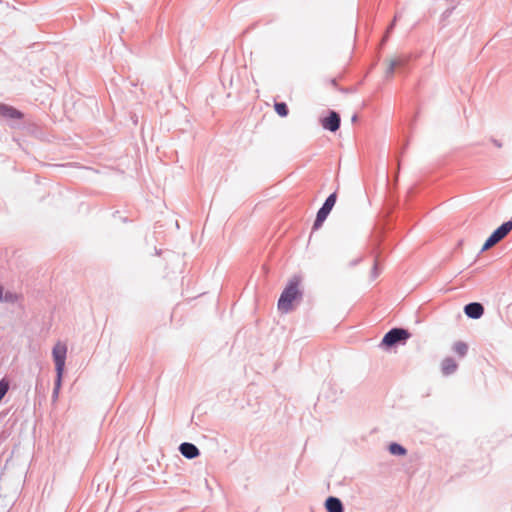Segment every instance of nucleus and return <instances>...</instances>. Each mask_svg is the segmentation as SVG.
<instances>
[{"label": "nucleus", "instance_id": "nucleus-11", "mask_svg": "<svg viewBox=\"0 0 512 512\" xmlns=\"http://www.w3.org/2000/svg\"><path fill=\"white\" fill-rule=\"evenodd\" d=\"M458 364L452 357H446L441 362V372L444 376H450L456 372Z\"/></svg>", "mask_w": 512, "mask_h": 512}, {"label": "nucleus", "instance_id": "nucleus-3", "mask_svg": "<svg viewBox=\"0 0 512 512\" xmlns=\"http://www.w3.org/2000/svg\"><path fill=\"white\" fill-rule=\"evenodd\" d=\"M337 201V193L333 192L331 193L324 201L320 209L318 210L316 214V218L313 222L312 231H316L320 229L329 214L331 213L333 207L335 206Z\"/></svg>", "mask_w": 512, "mask_h": 512}, {"label": "nucleus", "instance_id": "nucleus-17", "mask_svg": "<svg viewBox=\"0 0 512 512\" xmlns=\"http://www.w3.org/2000/svg\"><path fill=\"white\" fill-rule=\"evenodd\" d=\"M408 61L409 59L407 57H399L391 60L390 62H397V69H403L407 65Z\"/></svg>", "mask_w": 512, "mask_h": 512}, {"label": "nucleus", "instance_id": "nucleus-1", "mask_svg": "<svg viewBox=\"0 0 512 512\" xmlns=\"http://www.w3.org/2000/svg\"><path fill=\"white\" fill-rule=\"evenodd\" d=\"M300 280L293 277L282 291L277 307L282 313H288L293 309V302L302 297V291L299 289Z\"/></svg>", "mask_w": 512, "mask_h": 512}, {"label": "nucleus", "instance_id": "nucleus-15", "mask_svg": "<svg viewBox=\"0 0 512 512\" xmlns=\"http://www.w3.org/2000/svg\"><path fill=\"white\" fill-rule=\"evenodd\" d=\"M274 109L280 117H286L289 114V108L285 102H275Z\"/></svg>", "mask_w": 512, "mask_h": 512}, {"label": "nucleus", "instance_id": "nucleus-8", "mask_svg": "<svg viewBox=\"0 0 512 512\" xmlns=\"http://www.w3.org/2000/svg\"><path fill=\"white\" fill-rule=\"evenodd\" d=\"M179 452L186 459L192 460L200 455L198 447L190 442H183L178 447Z\"/></svg>", "mask_w": 512, "mask_h": 512}, {"label": "nucleus", "instance_id": "nucleus-22", "mask_svg": "<svg viewBox=\"0 0 512 512\" xmlns=\"http://www.w3.org/2000/svg\"><path fill=\"white\" fill-rule=\"evenodd\" d=\"M492 143L498 147V148H501L502 147V143L500 141H498L497 139H492Z\"/></svg>", "mask_w": 512, "mask_h": 512}, {"label": "nucleus", "instance_id": "nucleus-13", "mask_svg": "<svg viewBox=\"0 0 512 512\" xmlns=\"http://www.w3.org/2000/svg\"><path fill=\"white\" fill-rule=\"evenodd\" d=\"M452 349L460 357H465L468 352V345L463 341H457L454 343Z\"/></svg>", "mask_w": 512, "mask_h": 512}, {"label": "nucleus", "instance_id": "nucleus-10", "mask_svg": "<svg viewBox=\"0 0 512 512\" xmlns=\"http://www.w3.org/2000/svg\"><path fill=\"white\" fill-rule=\"evenodd\" d=\"M324 506L327 512H344L342 501L335 496L327 497Z\"/></svg>", "mask_w": 512, "mask_h": 512}, {"label": "nucleus", "instance_id": "nucleus-21", "mask_svg": "<svg viewBox=\"0 0 512 512\" xmlns=\"http://www.w3.org/2000/svg\"><path fill=\"white\" fill-rule=\"evenodd\" d=\"M361 261H362V258H361V257H359V258H357V259H355V260L351 261L350 265H351V266H356V265H357V264H359Z\"/></svg>", "mask_w": 512, "mask_h": 512}, {"label": "nucleus", "instance_id": "nucleus-23", "mask_svg": "<svg viewBox=\"0 0 512 512\" xmlns=\"http://www.w3.org/2000/svg\"><path fill=\"white\" fill-rule=\"evenodd\" d=\"M0 301H3V287L0 284Z\"/></svg>", "mask_w": 512, "mask_h": 512}, {"label": "nucleus", "instance_id": "nucleus-16", "mask_svg": "<svg viewBox=\"0 0 512 512\" xmlns=\"http://www.w3.org/2000/svg\"><path fill=\"white\" fill-rule=\"evenodd\" d=\"M380 274V269H379V266H378V255L376 256L375 258V262H374V265L372 267V270H371V279L374 280L376 279Z\"/></svg>", "mask_w": 512, "mask_h": 512}, {"label": "nucleus", "instance_id": "nucleus-24", "mask_svg": "<svg viewBox=\"0 0 512 512\" xmlns=\"http://www.w3.org/2000/svg\"><path fill=\"white\" fill-rule=\"evenodd\" d=\"M351 121H352L353 123L357 122V121H358V116H357L356 114H354V115L352 116V118H351Z\"/></svg>", "mask_w": 512, "mask_h": 512}, {"label": "nucleus", "instance_id": "nucleus-12", "mask_svg": "<svg viewBox=\"0 0 512 512\" xmlns=\"http://www.w3.org/2000/svg\"><path fill=\"white\" fill-rule=\"evenodd\" d=\"M388 451L395 456H405L407 454V449L397 442H391L388 445Z\"/></svg>", "mask_w": 512, "mask_h": 512}, {"label": "nucleus", "instance_id": "nucleus-5", "mask_svg": "<svg viewBox=\"0 0 512 512\" xmlns=\"http://www.w3.org/2000/svg\"><path fill=\"white\" fill-rule=\"evenodd\" d=\"M323 129L335 133L341 126V117L335 110H328V115L320 118Z\"/></svg>", "mask_w": 512, "mask_h": 512}, {"label": "nucleus", "instance_id": "nucleus-6", "mask_svg": "<svg viewBox=\"0 0 512 512\" xmlns=\"http://www.w3.org/2000/svg\"><path fill=\"white\" fill-rule=\"evenodd\" d=\"M67 347L65 345L56 344L52 349L53 361L55 363V371L64 373Z\"/></svg>", "mask_w": 512, "mask_h": 512}, {"label": "nucleus", "instance_id": "nucleus-19", "mask_svg": "<svg viewBox=\"0 0 512 512\" xmlns=\"http://www.w3.org/2000/svg\"><path fill=\"white\" fill-rule=\"evenodd\" d=\"M396 25V18L393 19V21L390 23V25L387 27L386 33L382 39V44H384L390 35V33L393 31L394 27Z\"/></svg>", "mask_w": 512, "mask_h": 512}, {"label": "nucleus", "instance_id": "nucleus-4", "mask_svg": "<svg viewBox=\"0 0 512 512\" xmlns=\"http://www.w3.org/2000/svg\"><path fill=\"white\" fill-rule=\"evenodd\" d=\"M512 230V219L503 222L499 227H497L490 236L486 239L484 242L480 253L490 249L494 245H496L498 242H500L502 239H504Z\"/></svg>", "mask_w": 512, "mask_h": 512}, {"label": "nucleus", "instance_id": "nucleus-20", "mask_svg": "<svg viewBox=\"0 0 512 512\" xmlns=\"http://www.w3.org/2000/svg\"><path fill=\"white\" fill-rule=\"evenodd\" d=\"M13 295L11 293H6L5 297H3V301L9 302L12 301Z\"/></svg>", "mask_w": 512, "mask_h": 512}, {"label": "nucleus", "instance_id": "nucleus-2", "mask_svg": "<svg viewBox=\"0 0 512 512\" xmlns=\"http://www.w3.org/2000/svg\"><path fill=\"white\" fill-rule=\"evenodd\" d=\"M410 337L411 333L408 329L402 327H394L385 333L379 346L384 350H390L397 345L406 344Z\"/></svg>", "mask_w": 512, "mask_h": 512}, {"label": "nucleus", "instance_id": "nucleus-14", "mask_svg": "<svg viewBox=\"0 0 512 512\" xmlns=\"http://www.w3.org/2000/svg\"><path fill=\"white\" fill-rule=\"evenodd\" d=\"M63 373L56 372V378L54 382V388L52 392V399L55 401L58 398L59 391L62 385Z\"/></svg>", "mask_w": 512, "mask_h": 512}, {"label": "nucleus", "instance_id": "nucleus-7", "mask_svg": "<svg viewBox=\"0 0 512 512\" xmlns=\"http://www.w3.org/2000/svg\"><path fill=\"white\" fill-rule=\"evenodd\" d=\"M465 315L470 318L477 320L484 314V306L479 302H470L464 306Z\"/></svg>", "mask_w": 512, "mask_h": 512}, {"label": "nucleus", "instance_id": "nucleus-18", "mask_svg": "<svg viewBox=\"0 0 512 512\" xmlns=\"http://www.w3.org/2000/svg\"><path fill=\"white\" fill-rule=\"evenodd\" d=\"M397 69V62H390L389 63V66L386 70V73H385V77L388 79V78H391L395 72V70Z\"/></svg>", "mask_w": 512, "mask_h": 512}, {"label": "nucleus", "instance_id": "nucleus-9", "mask_svg": "<svg viewBox=\"0 0 512 512\" xmlns=\"http://www.w3.org/2000/svg\"><path fill=\"white\" fill-rule=\"evenodd\" d=\"M0 116L8 119H22L24 114L12 106L0 103Z\"/></svg>", "mask_w": 512, "mask_h": 512}]
</instances>
